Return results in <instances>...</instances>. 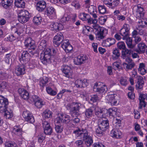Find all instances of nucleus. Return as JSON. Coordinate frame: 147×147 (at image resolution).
<instances>
[{"label":"nucleus","mask_w":147,"mask_h":147,"mask_svg":"<svg viewBox=\"0 0 147 147\" xmlns=\"http://www.w3.org/2000/svg\"><path fill=\"white\" fill-rule=\"evenodd\" d=\"M46 41L44 40H42L38 47L40 50L45 51L44 53H41L40 58L41 62L45 65H47V63H50L52 59L51 50L49 48H46Z\"/></svg>","instance_id":"nucleus-1"},{"label":"nucleus","mask_w":147,"mask_h":147,"mask_svg":"<svg viewBox=\"0 0 147 147\" xmlns=\"http://www.w3.org/2000/svg\"><path fill=\"white\" fill-rule=\"evenodd\" d=\"M24 45L28 49L29 53L34 55L36 53L35 42L31 38H28L26 39L24 42Z\"/></svg>","instance_id":"nucleus-2"},{"label":"nucleus","mask_w":147,"mask_h":147,"mask_svg":"<svg viewBox=\"0 0 147 147\" xmlns=\"http://www.w3.org/2000/svg\"><path fill=\"white\" fill-rule=\"evenodd\" d=\"M29 13L26 10H21L18 14V20L22 23L27 22L29 19Z\"/></svg>","instance_id":"nucleus-3"},{"label":"nucleus","mask_w":147,"mask_h":147,"mask_svg":"<svg viewBox=\"0 0 147 147\" xmlns=\"http://www.w3.org/2000/svg\"><path fill=\"white\" fill-rule=\"evenodd\" d=\"M94 91L98 92L99 93H103L106 92L107 90V86L100 82L96 83L93 87Z\"/></svg>","instance_id":"nucleus-4"},{"label":"nucleus","mask_w":147,"mask_h":147,"mask_svg":"<svg viewBox=\"0 0 147 147\" xmlns=\"http://www.w3.org/2000/svg\"><path fill=\"white\" fill-rule=\"evenodd\" d=\"M30 100L34 102L35 106L38 108H40L45 105V102L38 96L34 95L30 98Z\"/></svg>","instance_id":"nucleus-5"},{"label":"nucleus","mask_w":147,"mask_h":147,"mask_svg":"<svg viewBox=\"0 0 147 147\" xmlns=\"http://www.w3.org/2000/svg\"><path fill=\"white\" fill-rule=\"evenodd\" d=\"M88 59V57L85 55L81 54L74 59V62L76 65H80L85 63Z\"/></svg>","instance_id":"nucleus-6"},{"label":"nucleus","mask_w":147,"mask_h":147,"mask_svg":"<svg viewBox=\"0 0 147 147\" xmlns=\"http://www.w3.org/2000/svg\"><path fill=\"white\" fill-rule=\"evenodd\" d=\"M8 102L7 99L0 96V113H3L7 109Z\"/></svg>","instance_id":"nucleus-7"},{"label":"nucleus","mask_w":147,"mask_h":147,"mask_svg":"<svg viewBox=\"0 0 147 147\" xmlns=\"http://www.w3.org/2000/svg\"><path fill=\"white\" fill-rule=\"evenodd\" d=\"M130 26L129 24H125L120 30V34L123 36V39L124 40L126 37L129 36Z\"/></svg>","instance_id":"nucleus-8"},{"label":"nucleus","mask_w":147,"mask_h":147,"mask_svg":"<svg viewBox=\"0 0 147 147\" xmlns=\"http://www.w3.org/2000/svg\"><path fill=\"white\" fill-rule=\"evenodd\" d=\"M29 51H24L20 56V60L22 64L26 65L30 60V55Z\"/></svg>","instance_id":"nucleus-9"},{"label":"nucleus","mask_w":147,"mask_h":147,"mask_svg":"<svg viewBox=\"0 0 147 147\" xmlns=\"http://www.w3.org/2000/svg\"><path fill=\"white\" fill-rule=\"evenodd\" d=\"M63 36L62 34L61 33H58L54 37L53 39V43L55 47H58L59 46L63 41Z\"/></svg>","instance_id":"nucleus-10"},{"label":"nucleus","mask_w":147,"mask_h":147,"mask_svg":"<svg viewBox=\"0 0 147 147\" xmlns=\"http://www.w3.org/2000/svg\"><path fill=\"white\" fill-rule=\"evenodd\" d=\"M147 49L146 45L143 42L139 43L137 45V48L134 51L139 54H143L145 52Z\"/></svg>","instance_id":"nucleus-11"},{"label":"nucleus","mask_w":147,"mask_h":147,"mask_svg":"<svg viewBox=\"0 0 147 147\" xmlns=\"http://www.w3.org/2000/svg\"><path fill=\"white\" fill-rule=\"evenodd\" d=\"M22 115L26 121L31 123H32L34 122V118L31 113L29 111L26 110L24 111Z\"/></svg>","instance_id":"nucleus-12"},{"label":"nucleus","mask_w":147,"mask_h":147,"mask_svg":"<svg viewBox=\"0 0 147 147\" xmlns=\"http://www.w3.org/2000/svg\"><path fill=\"white\" fill-rule=\"evenodd\" d=\"M119 3V0H104V3L112 9L117 7Z\"/></svg>","instance_id":"nucleus-13"},{"label":"nucleus","mask_w":147,"mask_h":147,"mask_svg":"<svg viewBox=\"0 0 147 147\" xmlns=\"http://www.w3.org/2000/svg\"><path fill=\"white\" fill-rule=\"evenodd\" d=\"M42 124L45 134L46 135H48L51 134L53 131L49 123L47 121H43Z\"/></svg>","instance_id":"nucleus-14"},{"label":"nucleus","mask_w":147,"mask_h":147,"mask_svg":"<svg viewBox=\"0 0 147 147\" xmlns=\"http://www.w3.org/2000/svg\"><path fill=\"white\" fill-rule=\"evenodd\" d=\"M81 105L80 103L73 102L69 103L66 106V107L68 110H74L76 111H79Z\"/></svg>","instance_id":"nucleus-15"},{"label":"nucleus","mask_w":147,"mask_h":147,"mask_svg":"<svg viewBox=\"0 0 147 147\" xmlns=\"http://www.w3.org/2000/svg\"><path fill=\"white\" fill-rule=\"evenodd\" d=\"M137 7V8L136 11V18L138 19H142L144 15V10L143 8L140 5L137 6H135L134 7Z\"/></svg>","instance_id":"nucleus-16"},{"label":"nucleus","mask_w":147,"mask_h":147,"mask_svg":"<svg viewBox=\"0 0 147 147\" xmlns=\"http://www.w3.org/2000/svg\"><path fill=\"white\" fill-rule=\"evenodd\" d=\"M61 46L66 52H69L73 49L72 47L69 44L67 40H64L63 41Z\"/></svg>","instance_id":"nucleus-17"},{"label":"nucleus","mask_w":147,"mask_h":147,"mask_svg":"<svg viewBox=\"0 0 147 147\" xmlns=\"http://www.w3.org/2000/svg\"><path fill=\"white\" fill-rule=\"evenodd\" d=\"M25 65L22 64L18 66L15 69L16 74L18 76L24 74L25 73Z\"/></svg>","instance_id":"nucleus-18"},{"label":"nucleus","mask_w":147,"mask_h":147,"mask_svg":"<svg viewBox=\"0 0 147 147\" xmlns=\"http://www.w3.org/2000/svg\"><path fill=\"white\" fill-rule=\"evenodd\" d=\"M98 126L105 130L109 128V123L107 120H103L102 118H100L98 120Z\"/></svg>","instance_id":"nucleus-19"},{"label":"nucleus","mask_w":147,"mask_h":147,"mask_svg":"<svg viewBox=\"0 0 147 147\" xmlns=\"http://www.w3.org/2000/svg\"><path fill=\"white\" fill-rule=\"evenodd\" d=\"M62 69L63 72L65 74L64 76L66 77L70 78L72 75V70L71 68L67 65H64Z\"/></svg>","instance_id":"nucleus-20"},{"label":"nucleus","mask_w":147,"mask_h":147,"mask_svg":"<svg viewBox=\"0 0 147 147\" xmlns=\"http://www.w3.org/2000/svg\"><path fill=\"white\" fill-rule=\"evenodd\" d=\"M101 30L96 32V39L98 40H100L103 39L105 37V34L107 33V30L104 28Z\"/></svg>","instance_id":"nucleus-21"},{"label":"nucleus","mask_w":147,"mask_h":147,"mask_svg":"<svg viewBox=\"0 0 147 147\" xmlns=\"http://www.w3.org/2000/svg\"><path fill=\"white\" fill-rule=\"evenodd\" d=\"M94 109L95 115L100 118L104 117L103 115L105 114V112L107 111V109H101L98 107H96Z\"/></svg>","instance_id":"nucleus-22"},{"label":"nucleus","mask_w":147,"mask_h":147,"mask_svg":"<svg viewBox=\"0 0 147 147\" xmlns=\"http://www.w3.org/2000/svg\"><path fill=\"white\" fill-rule=\"evenodd\" d=\"M50 26L52 30H55L56 32L62 30L63 28L61 24L57 22L52 23Z\"/></svg>","instance_id":"nucleus-23"},{"label":"nucleus","mask_w":147,"mask_h":147,"mask_svg":"<svg viewBox=\"0 0 147 147\" xmlns=\"http://www.w3.org/2000/svg\"><path fill=\"white\" fill-rule=\"evenodd\" d=\"M46 6V3L44 1H41L38 2L36 4V9L39 12L44 11Z\"/></svg>","instance_id":"nucleus-24"},{"label":"nucleus","mask_w":147,"mask_h":147,"mask_svg":"<svg viewBox=\"0 0 147 147\" xmlns=\"http://www.w3.org/2000/svg\"><path fill=\"white\" fill-rule=\"evenodd\" d=\"M46 12L47 16L51 18H55L56 17V14L55 9L53 7L49 6L47 8Z\"/></svg>","instance_id":"nucleus-25"},{"label":"nucleus","mask_w":147,"mask_h":147,"mask_svg":"<svg viewBox=\"0 0 147 147\" xmlns=\"http://www.w3.org/2000/svg\"><path fill=\"white\" fill-rule=\"evenodd\" d=\"M18 92L21 97L25 100L29 98V94L28 92L24 88H20L18 90Z\"/></svg>","instance_id":"nucleus-26"},{"label":"nucleus","mask_w":147,"mask_h":147,"mask_svg":"<svg viewBox=\"0 0 147 147\" xmlns=\"http://www.w3.org/2000/svg\"><path fill=\"white\" fill-rule=\"evenodd\" d=\"M13 133L15 135L20 137L22 134V128L19 126H15L12 130Z\"/></svg>","instance_id":"nucleus-27"},{"label":"nucleus","mask_w":147,"mask_h":147,"mask_svg":"<svg viewBox=\"0 0 147 147\" xmlns=\"http://www.w3.org/2000/svg\"><path fill=\"white\" fill-rule=\"evenodd\" d=\"M116 96V94H109L106 96V98L111 104L115 105L117 102V101L115 98V97Z\"/></svg>","instance_id":"nucleus-28"},{"label":"nucleus","mask_w":147,"mask_h":147,"mask_svg":"<svg viewBox=\"0 0 147 147\" xmlns=\"http://www.w3.org/2000/svg\"><path fill=\"white\" fill-rule=\"evenodd\" d=\"M121 133L120 131L117 129H113L111 132V136L117 138H120L121 135Z\"/></svg>","instance_id":"nucleus-29"},{"label":"nucleus","mask_w":147,"mask_h":147,"mask_svg":"<svg viewBox=\"0 0 147 147\" xmlns=\"http://www.w3.org/2000/svg\"><path fill=\"white\" fill-rule=\"evenodd\" d=\"M115 40L113 38H108L102 42V44L106 47H109L114 44L115 43Z\"/></svg>","instance_id":"nucleus-30"},{"label":"nucleus","mask_w":147,"mask_h":147,"mask_svg":"<svg viewBox=\"0 0 147 147\" xmlns=\"http://www.w3.org/2000/svg\"><path fill=\"white\" fill-rule=\"evenodd\" d=\"M137 81L136 85V88L138 89H142L143 88L144 84L143 78L141 76H138L137 77Z\"/></svg>","instance_id":"nucleus-31"},{"label":"nucleus","mask_w":147,"mask_h":147,"mask_svg":"<svg viewBox=\"0 0 147 147\" xmlns=\"http://www.w3.org/2000/svg\"><path fill=\"white\" fill-rule=\"evenodd\" d=\"M13 2V0H2L1 3L3 7L7 9L11 6Z\"/></svg>","instance_id":"nucleus-32"},{"label":"nucleus","mask_w":147,"mask_h":147,"mask_svg":"<svg viewBox=\"0 0 147 147\" xmlns=\"http://www.w3.org/2000/svg\"><path fill=\"white\" fill-rule=\"evenodd\" d=\"M133 53V51L131 49H128L126 47L122 50L121 57L123 59H126L127 55H131Z\"/></svg>","instance_id":"nucleus-33"},{"label":"nucleus","mask_w":147,"mask_h":147,"mask_svg":"<svg viewBox=\"0 0 147 147\" xmlns=\"http://www.w3.org/2000/svg\"><path fill=\"white\" fill-rule=\"evenodd\" d=\"M25 2L23 0H15V5L16 7L19 8H24L25 6Z\"/></svg>","instance_id":"nucleus-34"},{"label":"nucleus","mask_w":147,"mask_h":147,"mask_svg":"<svg viewBox=\"0 0 147 147\" xmlns=\"http://www.w3.org/2000/svg\"><path fill=\"white\" fill-rule=\"evenodd\" d=\"M124 40H126V43L128 48L131 49L135 47V45L132 44V39L131 38L126 37Z\"/></svg>","instance_id":"nucleus-35"},{"label":"nucleus","mask_w":147,"mask_h":147,"mask_svg":"<svg viewBox=\"0 0 147 147\" xmlns=\"http://www.w3.org/2000/svg\"><path fill=\"white\" fill-rule=\"evenodd\" d=\"M117 110V109L116 108L113 107L112 108H110L108 110H107V111H106L105 112H107L110 116L113 117L116 115Z\"/></svg>","instance_id":"nucleus-36"},{"label":"nucleus","mask_w":147,"mask_h":147,"mask_svg":"<svg viewBox=\"0 0 147 147\" xmlns=\"http://www.w3.org/2000/svg\"><path fill=\"white\" fill-rule=\"evenodd\" d=\"M49 79L47 77H43L40 79L39 84L42 87H44L46 84L48 82Z\"/></svg>","instance_id":"nucleus-37"},{"label":"nucleus","mask_w":147,"mask_h":147,"mask_svg":"<svg viewBox=\"0 0 147 147\" xmlns=\"http://www.w3.org/2000/svg\"><path fill=\"white\" fill-rule=\"evenodd\" d=\"M94 107L90 108L86 110L85 114L86 116L88 118L92 117L93 115Z\"/></svg>","instance_id":"nucleus-38"},{"label":"nucleus","mask_w":147,"mask_h":147,"mask_svg":"<svg viewBox=\"0 0 147 147\" xmlns=\"http://www.w3.org/2000/svg\"><path fill=\"white\" fill-rule=\"evenodd\" d=\"M113 59L114 60L117 59L120 56V53L118 49H116L113 50Z\"/></svg>","instance_id":"nucleus-39"},{"label":"nucleus","mask_w":147,"mask_h":147,"mask_svg":"<svg viewBox=\"0 0 147 147\" xmlns=\"http://www.w3.org/2000/svg\"><path fill=\"white\" fill-rule=\"evenodd\" d=\"M84 138L85 139L84 142L87 146V147H88L91 146L93 143V140L92 137L89 136Z\"/></svg>","instance_id":"nucleus-40"},{"label":"nucleus","mask_w":147,"mask_h":147,"mask_svg":"<svg viewBox=\"0 0 147 147\" xmlns=\"http://www.w3.org/2000/svg\"><path fill=\"white\" fill-rule=\"evenodd\" d=\"M62 122L63 123H67L70 121L69 116L67 115H61Z\"/></svg>","instance_id":"nucleus-41"},{"label":"nucleus","mask_w":147,"mask_h":147,"mask_svg":"<svg viewBox=\"0 0 147 147\" xmlns=\"http://www.w3.org/2000/svg\"><path fill=\"white\" fill-rule=\"evenodd\" d=\"M75 144L78 147H87L85 142L82 140L76 141Z\"/></svg>","instance_id":"nucleus-42"},{"label":"nucleus","mask_w":147,"mask_h":147,"mask_svg":"<svg viewBox=\"0 0 147 147\" xmlns=\"http://www.w3.org/2000/svg\"><path fill=\"white\" fill-rule=\"evenodd\" d=\"M119 81L120 84L122 86H126L128 84L127 78L125 77H121Z\"/></svg>","instance_id":"nucleus-43"},{"label":"nucleus","mask_w":147,"mask_h":147,"mask_svg":"<svg viewBox=\"0 0 147 147\" xmlns=\"http://www.w3.org/2000/svg\"><path fill=\"white\" fill-rule=\"evenodd\" d=\"M52 113L49 110H46L43 113V116L45 118H48L51 117Z\"/></svg>","instance_id":"nucleus-44"},{"label":"nucleus","mask_w":147,"mask_h":147,"mask_svg":"<svg viewBox=\"0 0 147 147\" xmlns=\"http://www.w3.org/2000/svg\"><path fill=\"white\" fill-rule=\"evenodd\" d=\"M79 17L82 20H86L88 17H89V15L88 14L85 13L83 12L80 14Z\"/></svg>","instance_id":"nucleus-45"},{"label":"nucleus","mask_w":147,"mask_h":147,"mask_svg":"<svg viewBox=\"0 0 147 147\" xmlns=\"http://www.w3.org/2000/svg\"><path fill=\"white\" fill-rule=\"evenodd\" d=\"M55 130L57 133H61L63 130V127L60 124L55 125Z\"/></svg>","instance_id":"nucleus-46"},{"label":"nucleus","mask_w":147,"mask_h":147,"mask_svg":"<svg viewBox=\"0 0 147 147\" xmlns=\"http://www.w3.org/2000/svg\"><path fill=\"white\" fill-rule=\"evenodd\" d=\"M71 115L72 117H76L80 115L79 111H76L74 110H69Z\"/></svg>","instance_id":"nucleus-47"},{"label":"nucleus","mask_w":147,"mask_h":147,"mask_svg":"<svg viewBox=\"0 0 147 147\" xmlns=\"http://www.w3.org/2000/svg\"><path fill=\"white\" fill-rule=\"evenodd\" d=\"M46 91L48 94L52 96H54L56 94L55 91L53 90L49 87H47L46 88Z\"/></svg>","instance_id":"nucleus-48"},{"label":"nucleus","mask_w":147,"mask_h":147,"mask_svg":"<svg viewBox=\"0 0 147 147\" xmlns=\"http://www.w3.org/2000/svg\"><path fill=\"white\" fill-rule=\"evenodd\" d=\"M41 21V18L40 17H35L33 20L34 23L36 25H38L40 24Z\"/></svg>","instance_id":"nucleus-49"},{"label":"nucleus","mask_w":147,"mask_h":147,"mask_svg":"<svg viewBox=\"0 0 147 147\" xmlns=\"http://www.w3.org/2000/svg\"><path fill=\"white\" fill-rule=\"evenodd\" d=\"M5 147H18L17 144L14 142H6L5 143Z\"/></svg>","instance_id":"nucleus-50"},{"label":"nucleus","mask_w":147,"mask_h":147,"mask_svg":"<svg viewBox=\"0 0 147 147\" xmlns=\"http://www.w3.org/2000/svg\"><path fill=\"white\" fill-rule=\"evenodd\" d=\"M4 113L5 116L7 119L11 118L13 116V114L11 111H9L7 109L6 110Z\"/></svg>","instance_id":"nucleus-51"},{"label":"nucleus","mask_w":147,"mask_h":147,"mask_svg":"<svg viewBox=\"0 0 147 147\" xmlns=\"http://www.w3.org/2000/svg\"><path fill=\"white\" fill-rule=\"evenodd\" d=\"M98 9L99 13L103 14L106 12V9L104 6L99 5L98 7Z\"/></svg>","instance_id":"nucleus-52"},{"label":"nucleus","mask_w":147,"mask_h":147,"mask_svg":"<svg viewBox=\"0 0 147 147\" xmlns=\"http://www.w3.org/2000/svg\"><path fill=\"white\" fill-rule=\"evenodd\" d=\"M117 47L119 49L122 50L126 47L123 42H119L117 44Z\"/></svg>","instance_id":"nucleus-53"},{"label":"nucleus","mask_w":147,"mask_h":147,"mask_svg":"<svg viewBox=\"0 0 147 147\" xmlns=\"http://www.w3.org/2000/svg\"><path fill=\"white\" fill-rule=\"evenodd\" d=\"M90 27L88 26H84L83 28V32L84 34L87 35L90 31Z\"/></svg>","instance_id":"nucleus-54"},{"label":"nucleus","mask_w":147,"mask_h":147,"mask_svg":"<svg viewBox=\"0 0 147 147\" xmlns=\"http://www.w3.org/2000/svg\"><path fill=\"white\" fill-rule=\"evenodd\" d=\"M70 19L69 16L67 14H65L61 20L62 22H65L68 21Z\"/></svg>","instance_id":"nucleus-55"},{"label":"nucleus","mask_w":147,"mask_h":147,"mask_svg":"<svg viewBox=\"0 0 147 147\" xmlns=\"http://www.w3.org/2000/svg\"><path fill=\"white\" fill-rule=\"evenodd\" d=\"M137 30L138 31V34L140 35H145V34L146 32L143 28L138 27Z\"/></svg>","instance_id":"nucleus-56"},{"label":"nucleus","mask_w":147,"mask_h":147,"mask_svg":"<svg viewBox=\"0 0 147 147\" xmlns=\"http://www.w3.org/2000/svg\"><path fill=\"white\" fill-rule=\"evenodd\" d=\"M88 11L90 14L95 13V12H96V7L92 6H91L88 7Z\"/></svg>","instance_id":"nucleus-57"},{"label":"nucleus","mask_w":147,"mask_h":147,"mask_svg":"<svg viewBox=\"0 0 147 147\" xmlns=\"http://www.w3.org/2000/svg\"><path fill=\"white\" fill-rule=\"evenodd\" d=\"M61 114L60 117H57L55 121V125L60 124V123H62Z\"/></svg>","instance_id":"nucleus-58"},{"label":"nucleus","mask_w":147,"mask_h":147,"mask_svg":"<svg viewBox=\"0 0 147 147\" xmlns=\"http://www.w3.org/2000/svg\"><path fill=\"white\" fill-rule=\"evenodd\" d=\"M93 28L94 29L96 30V31H97V32L100 31H101V30H102V29L105 28L103 27H100L98 24L93 25Z\"/></svg>","instance_id":"nucleus-59"},{"label":"nucleus","mask_w":147,"mask_h":147,"mask_svg":"<svg viewBox=\"0 0 147 147\" xmlns=\"http://www.w3.org/2000/svg\"><path fill=\"white\" fill-rule=\"evenodd\" d=\"M120 64L119 62H115L113 64V67L114 69H120L121 67L120 66Z\"/></svg>","instance_id":"nucleus-60"},{"label":"nucleus","mask_w":147,"mask_h":147,"mask_svg":"<svg viewBox=\"0 0 147 147\" xmlns=\"http://www.w3.org/2000/svg\"><path fill=\"white\" fill-rule=\"evenodd\" d=\"M81 131H82L81 132V137H82L84 138L89 136L88 135V133L86 129H82V130H81Z\"/></svg>","instance_id":"nucleus-61"},{"label":"nucleus","mask_w":147,"mask_h":147,"mask_svg":"<svg viewBox=\"0 0 147 147\" xmlns=\"http://www.w3.org/2000/svg\"><path fill=\"white\" fill-rule=\"evenodd\" d=\"M7 84L6 82L5 81H3L0 83V90H2L6 88Z\"/></svg>","instance_id":"nucleus-62"},{"label":"nucleus","mask_w":147,"mask_h":147,"mask_svg":"<svg viewBox=\"0 0 147 147\" xmlns=\"http://www.w3.org/2000/svg\"><path fill=\"white\" fill-rule=\"evenodd\" d=\"M105 130L98 126V127L96 128V132L97 134H102L103 132Z\"/></svg>","instance_id":"nucleus-63"},{"label":"nucleus","mask_w":147,"mask_h":147,"mask_svg":"<svg viewBox=\"0 0 147 147\" xmlns=\"http://www.w3.org/2000/svg\"><path fill=\"white\" fill-rule=\"evenodd\" d=\"M90 100L93 102H96L98 100V98L97 95H94L91 97Z\"/></svg>","instance_id":"nucleus-64"}]
</instances>
